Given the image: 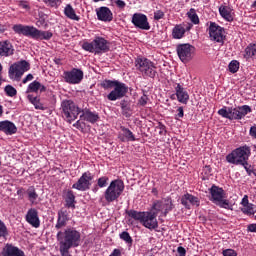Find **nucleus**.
Segmentation results:
<instances>
[{
	"mask_svg": "<svg viewBox=\"0 0 256 256\" xmlns=\"http://www.w3.org/2000/svg\"><path fill=\"white\" fill-rule=\"evenodd\" d=\"M128 91L129 87L127 84L118 80L114 85L113 90L107 95V99L108 101H117L119 99H123V97L127 95Z\"/></svg>",
	"mask_w": 256,
	"mask_h": 256,
	"instance_id": "obj_14",
	"label": "nucleus"
},
{
	"mask_svg": "<svg viewBox=\"0 0 256 256\" xmlns=\"http://www.w3.org/2000/svg\"><path fill=\"white\" fill-rule=\"evenodd\" d=\"M242 167H244L247 175H249V177H251V175H253V168H251V165H249V162H246V164H242Z\"/></svg>",
	"mask_w": 256,
	"mask_h": 256,
	"instance_id": "obj_51",
	"label": "nucleus"
},
{
	"mask_svg": "<svg viewBox=\"0 0 256 256\" xmlns=\"http://www.w3.org/2000/svg\"><path fill=\"white\" fill-rule=\"evenodd\" d=\"M38 91H40V93H45V91H47V87L39 82Z\"/></svg>",
	"mask_w": 256,
	"mask_h": 256,
	"instance_id": "obj_64",
	"label": "nucleus"
},
{
	"mask_svg": "<svg viewBox=\"0 0 256 256\" xmlns=\"http://www.w3.org/2000/svg\"><path fill=\"white\" fill-rule=\"evenodd\" d=\"M0 131L5 135H15L17 133V126L9 120L0 121Z\"/></svg>",
	"mask_w": 256,
	"mask_h": 256,
	"instance_id": "obj_25",
	"label": "nucleus"
},
{
	"mask_svg": "<svg viewBox=\"0 0 256 256\" xmlns=\"http://www.w3.org/2000/svg\"><path fill=\"white\" fill-rule=\"evenodd\" d=\"M177 253L179 254V256H185L187 255V250H185L183 246H179L177 248Z\"/></svg>",
	"mask_w": 256,
	"mask_h": 256,
	"instance_id": "obj_58",
	"label": "nucleus"
},
{
	"mask_svg": "<svg viewBox=\"0 0 256 256\" xmlns=\"http://www.w3.org/2000/svg\"><path fill=\"white\" fill-rule=\"evenodd\" d=\"M9 235V230L7 229V225L3 220H0V237L5 239Z\"/></svg>",
	"mask_w": 256,
	"mask_h": 256,
	"instance_id": "obj_46",
	"label": "nucleus"
},
{
	"mask_svg": "<svg viewBox=\"0 0 256 256\" xmlns=\"http://www.w3.org/2000/svg\"><path fill=\"white\" fill-rule=\"evenodd\" d=\"M165 17V12L163 10H156L154 12V21H161Z\"/></svg>",
	"mask_w": 256,
	"mask_h": 256,
	"instance_id": "obj_49",
	"label": "nucleus"
},
{
	"mask_svg": "<svg viewBox=\"0 0 256 256\" xmlns=\"http://www.w3.org/2000/svg\"><path fill=\"white\" fill-rule=\"evenodd\" d=\"M12 30L14 33H17V35H24V37H30L35 41H49V39L53 37V32L39 30L35 28V26L15 24Z\"/></svg>",
	"mask_w": 256,
	"mask_h": 256,
	"instance_id": "obj_2",
	"label": "nucleus"
},
{
	"mask_svg": "<svg viewBox=\"0 0 256 256\" xmlns=\"http://www.w3.org/2000/svg\"><path fill=\"white\" fill-rule=\"evenodd\" d=\"M119 237L122 241H124L128 247H131L133 245V238L127 231H123L122 233L119 234Z\"/></svg>",
	"mask_w": 256,
	"mask_h": 256,
	"instance_id": "obj_38",
	"label": "nucleus"
},
{
	"mask_svg": "<svg viewBox=\"0 0 256 256\" xmlns=\"http://www.w3.org/2000/svg\"><path fill=\"white\" fill-rule=\"evenodd\" d=\"M118 80H103L101 82V87L102 89H105V91L109 90V89H113L116 85Z\"/></svg>",
	"mask_w": 256,
	"mask_h": 256,
	"instance_id": "obj_41",
	"label": "nucleus"
},
{
	"mask_svg": "<svg viewBox=\"0 0 256 256\" xmlns=\"http://www.w3.org/2000/svg\"><path fill=\"white\" fill-rule=\"evenodd\" d=\"M153 213H156L158 215L160 211H163V200H157L152 205Z\"/></svg>",
	"mask_w": 256,
	"mask_h": 256,
	"instance_id": "obj_45",
	"label": "nucleus"
},
{
	"mask_svg": "<svg viewBox=\"0 0 256 256\" xmlns=\"http://www.w3.org/2000/svg\"><path fill=\"white\" fill-rule=\"evenodd\" d=\"M15 55V48L8 40L0 41V57H11Z\"/></svg>",
	"mask_w": 256,
	"mask_h": 256,
	"instance_id": "obj_24",
	"label": "nucleus"
},
{
	"mask_svg": "<svg viewBox=\"0 0 256 256\" xmlns=\"http://www.w3.org/2000/svg\"><path fill=\"white\" fill-rule=\"evenodd\" d=\"M82 49L88 51V53H94L95 55H101L109 52L110 43L107 39L96 36L92 42H84Z\"/></svg>",
	"mask_w": 256,
	"mask_h": 256,
	"instance_id": "obj_6",
	"label": "nucleus"
},
{
	"mask_svg": "<svg viewBox=\"0 0 256 256\" xmlns=\"http://www.w3.org/2000/svg\"><path fill=\"white\" fill-rule=\"evenodd\" d=\"M162 211H164L165 216L170 211H173V200H171V198H165L162 200Z\"/></svg>",
	"mask_w": 256,
	"mask_h": 256,
	"instance_id": "obj_35",
	"label": "nucleus"
},
{
	"mask_svg": "<svg viewBox=\"0 0 256 256\" xmlns=\"http://www.w3.org/2000/svg\"><path fill=\"white\" fill-rule=\"evenodd\" d=\"M251 157V147L244 145L234 149L226 156L227 163L231 165H247Z\"/></svg>",
	"mask_w": 256,
	"mask_h": 256,
	"instance_id": "obj_4",
	"label": "nucleus"
},
{
	"mask_svg": "<svg viewBox=\"0 0 256 256\" xmlns=\"http://www.w3.org/2000/svg\"><path fill=\"white\" fill-rule=\"evenodd\" d=\"M4 93L7 97H15L17 95V89L11 85H6L4 88Z\"/></svg>",
	"mask_w": 256,
	"mask_h": 256,
	"instance_id": "obj_43",
	"label": "nucleus"
},
{
	"mask_svg": "<svg viewBox=\"0 0 256 256\" xmlns=\"http://www.w3.org/2000/svg\"><path fill=\"white\" fill-rule=\"evenodd\" d=\"M176 51L182 63H189L195 57V46L191 44H179Z\"/></svg>",
	"mask_w": 256,
	"mask_h": 256,
	"instance_id": "obj_12",
	"label": "nucleus"
},
{
	"mask_svg": "<svg viewBox=\"0 0 256 256\" xmlns=\"http://www.w3.org/2000/svg\"><path fill=\"white\" fill-rule=\"evenodd\" d=\"M63 117L71 123V121H75L79 117V114L81 113V108L77 106V104L74 103L73 100H63L61 102V107Z\"/></svg>",
	"mask_w": 256,
	"mask_h": 256,
	"instance_id": "obj_10",
	"label": "nucleus"
},
{
	"mask_svg": "<svg viewBox=\"0 0 256 256\" xmlns=\"http://www.w3.org/2000/svg\"><path fill=\"white\" fill-rule=\"evenodd\" d=\"M31 69V64L26 60H20L10 65L8 77L11 81H21L23 75Z\"/></svg>",
	"mask_w": 256,
	"mask_h": 256,
	"instance_id": "obj_8",
	"label": "nucleus"
},
{
	"mask_svg": "<svg viewBox=\"0 0 256 256\" xmlns=\"http://www.w3.org/2000/svg\"><path fill=\"white\" fill-rule=\"evenodd\" d=\"M125 191V182L121 179L112 180L104 191V199L106 203H115Z\"/></svg>",
	"mask_w": 256,
	"mask_h": 256,
	"instance_id": "obj_5",
	"label": "nucleus"
},
{
	"mask_svg": "<svg viewBox=\"0 0 256 256\" xmlns=\"http://www.w3.org/2000/svg\"><path fill=\"white\" fill-rule=\"evenodd\" d=\"M187 17L190 19L191 23H193V25H199V16L197 15V11L194 8H191L188 12H187Z\"/></svg>",
	"mask_w": 256,
	"mask_h": 256,
	"instance_id": "obj_37",
	"label": "nucleus"
},
{
	"mask_svg": "<svg viewBox=\"0 0 256 256\" xmlns=\"http://www.w3.org/2000/svg\"><path fill=\"white\" fill-rule=\"evenodd\" d=\"M29 93H39V81L34 80L28 85L26 94L29 95Z\"/></svg>",
	"mask_w": 256,
	"mask_h": 256,
	"instance_id": "obj_39",
	"label": "nucleus"
},
{
	"mask_svg": "<svg viewBox=\"0 0 256 256\" xmlns=\"http://www.w3.org/2000/svg\"><path fill=\"white\" fill-rule=\"evenodd\" d=\"M249 196L247 195H244L243 198H242V201H241V205L242 207L246 206V205H249Z\"/></svg>",
	"mask_w": 256,
	"mask_h": 256,
	"instance_id": "obj_60",
	"label": "nucleus"
},
{
	"mask_svg": "<svg viewBox=\"0 0 256 256\" xmlns=\"http://www.w3.org/2000/svg\"><path fill=\"white\" fill-rule=\"evenodd\" d=\"M65 83L69 85H79L83 81V70L79 68H72L70 71L63 73Z\"/></svg>",
	"mask_w": 256,
	"mask_h": 256,
	"instance_id": "obj_15",
	"label": "nucleus"
},
{
	"mask_svg": "<svg viewBox=\"0 0 256 256\" xmlns=\"http://www.w3.org/2000/svg\"><path fill=\"white\" fill-rule=\"evenodd\" d=\"M109 256H121V249L115 248Z\"/></svg>",
	"mask_w": 256,
	"mask_h": 256,
	"instance_id": "obj_63",
	"label": "nucleus"
},
{
	"mask_svg": "<svg viewBox=\"0 0 256 256\" xmlns=\"http://www.w3.org/2000/svg\"><path fill=\"white\" fill-rule=\"evenodd\" d=\"M158 127H159V129H160V131H159V134H160V135H165V133H167V130H166L165 125L159 123Z\"/></svg>",
	"mask_w": 256,
	"mask_h": 256,
	"instance_id": "obj_62",
	"label": "nucleus"
},
{
	"mask_svg": "<svg viewBox=\"0 0 256 256\" xmlns=\"http://www.w3.org/2000/svg\"><path fill=\"white\" fill-rule=\"evenodd\" d=\"M33 79V74H28L25 78H23L22 83L23 85H26V83H29V81H33Z\"/></svg>",
	"mask_w": 256,
	"mask_h": 256,
	"instance_id": "obj_59",
	"label": "nucleus"
},
{
	"mask_svg": "<svg viewBox=\"0 0 256 256\" xmlns=\"http://www.w3.org/2000/svg\"><path fill=\"white\" fill-rule=\"evenodd\" d=\"M118 139L125 143L127 141H136L135 134L125 126H120V132L118 133Z\"/></svg>",
	"mask_w": 256,
	"mask_h": 256,
	"instance_id": "obj_26",
	"label": "nucleus"
},
{
	"mask_svg": "<svg viewBox=\"0 0 256 256\" xmlns=\"http://www.w3.org/2000/svg\"><path fill=\"white\" fill-rule=\"evenodd\" d=\"M27 99L34 106V109H37L39 111H47V105L43 103V101H41V98H39V96H33L32 94H28Z\"/></svg>",
	"mask_w": 256,
	"mask_h": 256,
	"instance_id": "obj_27",
	"label": "nucleus"
},
{
	"mask_svg": "<svg viewBox=\"0 0 256 256\" xmlns=\"http://www.w3.org/2000/svg\"><path fill=\"white\" fill-rule=\"evenodd\" d=\"M186 32L187 30L185 29V27H183V25L177 24L172 29V37L173 39H183V37H185Z\"/></svg>",
	"mask_w": 256,
	"mask_h": 256,
	"instance_id": "obj_31",
	"label": "nucleus"
},
{
	"mask_svg": "<svg viewBox=\"0 0 256 256\" xmlns=\"http://www.w3.org/2000/svg\"><path fill=\"white\" fill-rule=\"evenodd\" d=\"M251 106L243 105L238 107H227L223 106L218 110V115L223 119H228L229 121H240L246 115L251 113Z\"/></svg>",
	"mask_w": 256,
	"mask_h": 256,
	"instance_id": "obj_3",
	"label": "nucleus"
},
{
	"mask_svg": "<svg viewBox=\"0 0 256 256\" xmlns=\"http://www.w3.org/2000/svg\"><path fill=\"white\" fill-rule=\"evenodd\" d=\"M148 102L149 97L146 94H143L138 100V105H140V107H145V105H147Z\"/></svg>",
	"mask_w": 256,
	"mask_h": 256,
	"instance_id": "obj_48",
	"label": "nucleus"
},
{
	"mask_svg": "<svg viewBox=\"0 0 256 256\" xmlns=\"http://www.w3.org/2000/svg\"><path fill=\"white\" fill-rule=\"evenodd\" d=\"M208 191L210 193V201H212L214 205H217L221 209H231L229 200L225 199V190H223V188L212 185Z\"/></svg>",
	"mask_w": 256,
	"mask_h": 256,
	"instance_id": "obj_9",
	"label": "nucleus"
},
{
	"mask_svg": "<svg viewBox=\"0 0 256 256\" xmlns=\"http://www.w3.org/2000/svg\"><path fill=\"white\" fill-rule=\"evenodd\" d=\"M239 67L240 63L237 60H232L228 65L230 73H237V71H239Z\"/></svg>",
	"mask_w": 256,
	"mask_h": 256,
	"instance_id": "obj_44",
	"label": "nucleus"
},
{
	"mask_svg": "<svg viewBox=\"0 0 256 256\" xmlns=\"http://www.w3.org/2000/svg\"><path fill=\"white\" fill-rule=\"evenodd\" d=\"M96 15L98 21H103L104 23H111L113 21V12L107 6L97 8Z\"/></svg>",
	"mask_w": 256,
	"mask_h": 256,
	"instance_id": "obj_19",
	"label": "nucleus"
},
{
	"mask_svg": "<svg viewBox=\"0 0 256 256\" xmlns=\"http://www.w3.org/2000/svg\"><path fill=\"white\" fill-rule=\"evenodd\" d=\"M95 179V175L90 171L83 172L80 178L72 185V189H76V191H89L91 189V185H93V180Z\"/></svg>",
	"mask_w": 256,
	"mask_h": 256,
	"instance_id": "obj_11",
	"label": "nucleus"
},
{
	"mask_svg": "<svg viewBox=\"0 0 256 256\" xmlns=\"http://www.w3.org/2000/svg\"><path fill=\"white\" fill-rule=\"evenodd\" d=\"M42 3L46 7H52L53 9H59L61 5V0H42Z\"/></svg>",
	"mask_w": 256,
	"mask_h": 256,
	"instance_id": "obj_42",
	"label": "nucleus"
},
{
	"mask_svg": "<svg viewBox=\"0 0 256 256\" xmlns=\"http://www.w3.org/2000/svg\"><path fill=\"white\" fill-rule=\"evenodd\" d=\"M64 15L71 19V21H80L81 17L77 16V13L75 12V9H73V6L71 4L66 5L64 8Z\"/></svg>",
	"mask_w": 256,
	"mask_h": 256,
	"instance_id": "obj_30",
	"label": "nucleus"
},
{
	"mask_svg": "<svg viewBox=\"0 0 256 256\" xmlns=\"http://www.w3.org/2000/svg\"><path fill=\"white\" fill-rule=\"evenodd\" d=\"M26 197L28 201L31 203V205H37V200L39 199V194L37 193V190L35 189V186H29L26 190Z\"/></svg>",
	"mask_w": 256,
	"mask_h": 256,
	"instance_id": "obj_29",
	"label": "nucleus"
},
{
	"mask_svg": "<svg viewBox=\"0 0 256 256\" xmlns=\"http://www.w3.org/2000/svg\"><path fill=\"white\" fill-rule=\"evenodd\" d=\"M0 256H26L25 252L21 250L19 247L7 243L2 248V251L0 252Z\"/></svg>",
	"mask_w": 256,
	"mask_h": 256,
	"instance_id": "obj_20",
	"label": "nucleus"
},
{
	"mask_svg": "<svg viewBox=\"0 0 256 256\" xmlns=\"http://www.w3.org/2000/svg\"><path fill=\"white\" fill-rule=\"evenodd\" d=\"M249 135L252 137V139H256V124H254L250 130H249Z\"/></svg>",
	"mask_w": 256,
	"mask_h": 256,
	"instance_id": "obj_57",
	"label": "nucleus"
},
{
	"mask_svg": "<svg viewBox=\"0 0 256 256\" xmlns=\"http://www.w3.org/2000/svg\"><path fill=\"white\" fill-rule=\"evenodd\" d=\"M120 107L123 115L126 117H131V104H129L127 100H122L120 102Z\"/></svg>",
	"mask_w": 256,
	"mask_h": 256,
	"instance_id": "obj_36",
	"label": "nucleus"
},
{
	"mask_svg": "<svg viewBox=\"0 0 256 256\" xmlns=\"http://www.w3.org/2000/svg\"><path fill=\"white\" fill-rule=\"evenodd\" d=\"M108 183H109V177L107 176H102L97 180V185L98 187H100V189L107 187Z\"/></svg>",
	"mask_w": 256,
	"mask_h": 256,
	"instance_id": "obj_47",
	"label": "nucleus"
},
{
	"mask_svg": "<svg viewBox=\"0 0 256 256\" xmlns=\"http://www.w3.org/2000/svg\"><path fill=\"white\" fill-rule=\"evenodd\" d=\"M65 201L68 209H75V194L73 193V190L67 191Z\"/></svg>",
	"mask_w": 256,
	"mask_h": 256,
	"instance_id": "obj_33",
	"label": "nucleus"
},
{
	"mask_svg": "<svg viewBox=\"0 0 256 256\" xmlns=\"http://www.w3.org/2000/svg\"><path fill=\"white\" fill-rule=\"evenodd\" d=\"M255 205L253 203L247 204L246 206L241 208L242 213L244 215H255L256 210H255Z\"/></svg>",
	"mask_w": 256,
	"mask_h": 256,
	"instance_id": "obj_40",
	"label": "nucleus"
},
{
	"mask_svg": "<svg viewBox=\"0 0 256 256\" xmlns=\"http://www.w3.org/2000/svg\"><path fill=\"white\" fill-rule=\"evenodd\" d=\"M57 215L55 229L58 231L56 239L59 245L60 255L71 256V252L69 250L75 249L81 245V232L73 227L61 230L63 227H67V223H69V212L62 208L58 211Z\"/></svg>",
	"mask_w": 256,
	"mask_h": 256,
	"instance_id": "obj_1",
	"label": "nucleus"
},
{
	"mask_svg": "<svg viewBox=\"0 0 256 256\" xmlns=\"http://www.w3.org/2000/svg\"><path fill=\"white\" fill-rule=\"evenodd\" d=\"M181 204L185 206L186 209H191V205L194 207H199V205H201V201L198 197L186 193L181 198Z\"/></svg>",
	"mask_w": 256,
	"mask_h": 256,
	"instance_id": "obj_22",
	"label": "nucleus"
},
{
	"mask_svg": "<svg viewBox=\"0 0 256 256\" xmlns=\"http://www.w3.org/2000/svg\"><path fill=\"white\" fill-rule=\"evenodd\" d=\"M73 127H75L76 129H79L80 131H83V129H85V122L78 120L73 124Z\"/></svg>",
	"mask_w": 256,
	"mask_h": 256,
	"instance_id": "obj_52",
	"label": "nucleus"
},
{
	"mask_svg": "<svg viewBox=\"0 0 256 256\" xmlns=\"http://www.w3.org/2000/svg\"><path fill=\"white\" fill-rule=\"evenodd\" d=\"M223 256H237V252L233 249H226L222 252Z\"/></svg>",
	"mask_w": 256,
	"mask_h": 256,
	"instance_id": "obj_54",
	"label": "nucleus"
},
{
	"mask_svg": "<svg viewBox=\"0 0 256 256\" xmlns=\"http://www.w3.org/2000/svg\"><path fill=\"white\" fill-rule=\"evenodd\" d=\"M18 5L22 9H25L26 11H29V9H31V6H29V2L27 1H20Z\"/></svg>",
	"mask_w": 256,
	"mask_h": 256,
	"instance_id": "obj_56",
	"label": "nucleus"
},
{
	"mask_svg": "<svg viewBox=\"0 0 256 256\" xmlns=\"http://www.w3.org/2000/svg\"><path fill=\"white\" fill-rule=\"evenodd\" d=\"M145 213L146 212H141V211H137V210H129L127 212V215L131 219H134V221H139V223H142Z\"/></svg>",
	"mask_w": 256,
	"mask_h": 256,
	"instance_id": "obj_34",
	"label": "nucleus"
},
{
	"mask_svg": "<svg viewBox=\"0 0 256 256\" xmlns=\"http://www.w3.org/2000/svg\"><path fill=\"white\" fill-rule=\"evenodd\" d=\"M131 23L136 29H142V31H149V29H151L149 19L147 18V15L143 13H134L132 15Z\"/></svg>",
	"mask_w": 256,
	"mask_h": 256,
	"instance_id": "obj_16",
	"label": "nucleus"
},
{
	"mask_svg": "<svg viewBox=\"0 0 256 256\" xmlns=\"http://www.w3.org/2000/svg\"><path fill=\"white\" fill-rule=\"evenodd\" d=\"M220 16L225 21H233V9L229 6L221 5L218 9Z\"/></svg>",
	"mask_w": 256,
	"mask_h": 256,
	"instance_id": "obj_28",
	"label": "nucleus"
},
{
	"mask_svg": "<svg viewBox=\"0 0 256 256\" xmlns=\"http://www.w3.org/2000/svg\"><path fill=\"white\" fill-rule=\"evenodd\" d=\"M141 225L146 229H157L159 227V222L157 221V213L146 211L144 213V217L142 218Z\"/></svg>",
	"mask_w": 256,
	"mask_h": 256,
	"instance_id": "obj_17",
	"label": "nucleus"
},
{
	"mask_svg": "<svg viewBox=\"0 0 256 256\" xmlns=\"http://www.w3.org/2000/svg\"><path fill=\"white\" fill-rule=\"evenodd\" d=\"M247 231L249 233H256V224H250L247 226Z\"/></svg>",
	"mask_w": 256,
	"mask_h": 256,
	"instance_id": "obj_61",
	"label": "nucleus"
},
{
	"mask_svg": "<svg viewBox=\"0 0 256 256\" xmlns=\"http://www.w3.org/2000/svg\"><path fill=\"white\" fill-rule=\"evenodd\" d=\"M114 5H116V7L122 11L125 9V7H127V3H125L123 0H114Z\"/></svg>",
	"mask_w": 256,
	"mask_h": 256,
	"instance_id": "obj_50",
	"label": "nucleus"
},
{
	"mask_svg": "<svg viewBox=\"0 0 256 256\" xmlns=\"http://www.w3.org/2000/svg\"><path fill=\"white\" fill-rule=\"evenodd\" d=\"M208 33L210 41H215L216 43H225V28L221 27L215 22H209Z\"/></svg>",
	"mask_w": 256,
	"mask_h": 256,
	"instance_id": "obj_13",
	"label": "nucleus"
},
{
	"mask_svg": "<svg viewBox=\"0 0 256 256\" xmlns=\"http://www.w3.org/2000/svg\"><path fill=\"white\" fill-rule=\"evenodd\" d=\"M16 193L20 199H24L25 193L27 194V191L25 190V188L21 187V188H18Z\"/></svg>",
	"mask_w": 256,
	"mask_h": 256,
	"instance_id": "obj_55",
	"label": "nucleus"
},
{
	"mask_svg": "<svg viewBox=\"0 0 256 256\" xmlns=\"http://www.w3.org/2000/svg\"><path fill=\"white\" fill-rule=\"evenodd\" d=\"M177 112L178 113L176 114L175 119H183V117H185L183 106L178 107Z\"/></svg>",
	"mask_w": 256,
	"mask_h": 256,
	"instance_id": "obj_53",
	"label": "nucleus"
},
{
	"mask_svg": "<svg viewBox=\"0 0 256 256\" xmlns=\"http://www.w3.org/2000/svg\"><path fill=\"white\" fill-rule=\"evenodd\" d=\"M80 113L81 121H86L87 123H91L92 125H95V123L99 121V113L97 112H93L89 109H81Z\"/></svg>",
	"mask_w": 256,
	"mask_h": 256,
	"instance_id": "obj_23",
	"label": "nucleus"
},
{
	"mask_svg": "<svg viewBox=\"0 0 256 256\" xmlns=\"http://www.w3.org/2000/svg\"><path fill=\"white\" fill-rule=\"evenodd\" d=\"M135 67L137 71L143 75V77H150V79H155V76L157 75V66H155V63L148 58H136Z\"/></svg>",
	"mask_w": 256,
	"mask_h": 256,
	"instance_id": "obj_7",
	"label": "nucleus"
},
{
	"mask_svg": "<svg viewBox=\"0 0 256 256\" xmlns=\"http://www.w3.org/2000/svg\"><path fill=\"white\" fill-rule=\"evenodd\" d=\"M244 59H256V42L250 43L244 50Z\"/></svg>",
	"mask_w": 256,
	"mask_h": 256,
	"instance_id": "obj_32",
	"label": "nucleus"
},
{
	"mask_svg": "<svg viewBox=\"0 0 256 256\" xmlns=\"http://www.w3.org/2000/svg\"><path fill=\"white\" fill-rule=\"evenodd\" d=\"M25 221L31 227H34L35 229H39L41 227V220L39 219V212L35 208H30L26 215H25Z\"/></svg>",
	"mask_w": 256,
	"mask_h": 256,
	"instance_id": "obj_18",
	"label": "nucleus"
},
{
	"mask_svg": "<svg viewBox=\"0 0 256 256\" xmlns=\"http://www.w3.org/2000/svg\"><path fill=\"white\" fill-rule=\"evenodd\" d=\"M177 101L179 103H182L183 105H187L189 103V93L185 88L183 87V84L181 83H176V86L174 87Z\"/></svg>",
	"mask_w": 256,
	"mask_h": 256,
	"instance_id": "obj_21",
	"label": "nucleus"
}]
</instances>
